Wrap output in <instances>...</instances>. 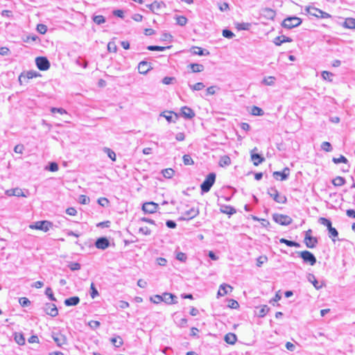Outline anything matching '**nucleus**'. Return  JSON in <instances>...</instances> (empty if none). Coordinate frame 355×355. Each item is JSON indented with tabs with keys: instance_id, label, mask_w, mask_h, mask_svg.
I'll use <instances>...</instances> for the list:
<instances>
[{
	"instance_id": "obj_1",
	"label": "nucleus",
	"mask_w": 355,
	"mask_h": 355,
	"mask_svg": "<svg viewBox=\"0 0 355 355\" xmlns=\"http://www.w3.org/2000/svg\"><path fill=\"white\" fill-rule=\"evenodd\" d=\"M215 181L216 174L214 173H209L200 185L201 193L203 194L205 193L209 192L211 187L214 185Z\"/></svg>"
},
{
	"instance_id": "obj_2",
	"label": "nucleus",
	"mask_w": 355,
	"mask_h": 355,
	"mask_svg": "<svg viewBox=\"0 0 355 355\" xmlns=\"http://www.w3.org/2000/svg\"><path fill=\"white\" fill-rule=\"evenodd\" d=\"M302 22V20L300 17L295 16L288 17L283 20L282 26L285 28L291 29L299 26Z\"/></svg>"
},
{
	"instance_id": "obj_3",
	"label": "nucleus",
	"mask_w": 355,
	"mask_h": 355,
	"mask_svg": "<svg viewBox=\"0 0 355 355\" xmlns=\"http://www.w3.org/2000/svg\"><path fill=\"white\" fill-rule=\"evenodd\" d=\"M305 11L310 15L317 18L326 19L331 18V15L319 8L313 6H306Z\"/></svg>"
},
{
	"instance_id": "obj_4",
	"label": "nucleus",
	"mask_w": 355,
	"mask_h": 355,
	"mask_svg": "<svg viewBox=\"0 0 355 355\" xmlns=\"http://www.w3.org/2000/svg\"><path fill=\"white\" fill-rule=\"evenodd\" d=\"M298 254L303 259L304 263H309L311 266H314L316 263L317 259L312 252L308 250H304L299 252Z\"/></svg>"
},
{
	"instance_id": "obj_5",
	"label": "nucleus",
	"mask_w": 355,
	"mask_h": 355,
	"mask_svg": "<svg viewBox=\"0 0 355 355\" xmlns=\"http://www.w3.org/2000/svg\"><path fill=\"white\" fill-rule=\"evenodd\" d=\"M268 194L277 202L285 204L287 202L285 196H280L278 191L275 187H271L268 189Z\"/></svg>"
},
{
	"instance_id": "obj_6",
	"label": "nucleus",
	"mask_w": 355,
	"mask_h": 355,
	"mask_svg": "<svg viewBox=\"0 0 355 355\" xmlns=\"http://www.w3.org/2000/svg\"><path fill=\"white\" fill-rule=\"evenodd\" d=\"M272 219L281 225H288L293 222V219L290 216L280 214H273Z\"/></svg>"
},
{
	"instance_id": "obj_7",
	"label": "nucleus",
	"mask_w": 355,
	"mask_h": 355,
	"mask_svg": "<svg viewBox=\"0 0 355 355\" xmlns=\"http://www.w3.org/2000/svg\"><path fill=\"white\" fill-rule=\"evenodd\" d=\"M312 233L311 230H309L305 232V237H304V243L306 246L309 248H314L317 243L318 239L316 237L312 236L311 234Z\"/></svg>"
},
{
	"instance_id": "obj_8",
	"label": "nucleus",
	"mask_w": 355,
	"mask_h": 355,
	"mask_svg": "<svg viewBox=\"0 0 355 355\" xmlns=\"http://www.w3.org/2000/svg\"><path fill=\"white\" fill-rule=\"evenodd\" d=\"M37 67L41 71H46L50 67V62L46 57L40 56L35 59Z\"/></svg>"
},
{
	"instance_id": "obj_9",
	"label": "nucleus",
	"mask_w": 355,
	"mask_h": 355,
	"mask_svg": "<svg viewBox=\"0 0 355 355\" xmlns=\"http://www.w3.org/2000/svg\"><path fill=\"white\" fill-rule=\"evenodd\" d=\"M199 214V209L198 208L192 207L190 209L183 213V216L180 217V220H189L197 216Z\"/></svg>"
},
{
	"instance_id": "obj_10",
	"label": "nucleus",
	"mask_w": 355,
	"mask_h": 355,
	"mask_svg": "<svg viewBox=\"0 0 355 355\" xmlns=\"http://www.w3.org/2000/svg\"><path fill=\"white\" fill-rule=\"evenodd\" d=\"M52 226V223L47 220H42L37 221L33 225H31V228L37 229L40 230H42L44 232H47L49 230L50 227Z\"/></svg>"
},
{
	"instance_id": "obj_11",
	"label": "nucleus",
	"mask_w": 355,
	"mask_h": 355,
	"mask_svg": "<svg viewBox=\"0 0 355 355\" xmlns=\"http://www.w3.org/2000/svg\"><path fill=\"white\" fill-rule=\"evenodd\" d=\"M39 76V73L35 71H28L26 73H21L19 76V82L22 85L24 82L27 83V80L32 79Z\"/></svg>"
},
{
	"instance_id": "obj_12",
	"label": "nucleus",
	"mask_w": 355,
	"mask_h": 355,
	"mask_svg": "<svg viewBox=\"0 0 355 355\" xmlns=\"http://www.w3.org/2000/svg\"><path fill=\"white\" fill-rule=\"evenodd\" d=\"M158 207V204L154 202H147L143 204L142 210L146 214H153L157 211Z\"/></svg>"
},
{
	"instance_id": "obj_13",
	"label": "nucleus",
	"mask_w": 355,
	"mask_h": 355,
	"mask_svg": "<svg viewBox=\"0 0 355 355\" xmlns=\"http://www.w3.org/2000/svg\"><path fill=\"white\" fill-rule=\"evenodd\" d=\"M43 309L44 312L51 317H55L58 315L57 306L53 303H46Z\"/></svg>"
},
{
	"instance_id": "obj_14",
	"label": "nucleus",
	"mask_w": 355,
	"mask_h": 355,
	"mask_svg": "<svg viewBox=\"0 0 355 355\" xmlns=\"http://www.w3.org/2000/svg\"><path fill=\"white\" fill-rule=\"evenodd\" d=\"M110 245V241L106 237H100L95 242L96 248L100 250H105Z\"/></svg>"
},
{
	"instance_id": "obj_15",
	"label": "nucleus",
	"mask_w": 355,
	"mask_h": 355,
	"mask_svg": "<svg viewBox=\"0 0 355 355\" xmlns=\"http://www.w3.org/2000/svg\"><path fill=\"white\" fill-rule=\"evenodd\" d=\"M290 175V169L288 167H285L282 171H275L272 174L275 179L278 180L280 177V180H286Z\"/></svg>"
},
{
	"instance_id": "obj_16",
	"label": "nucleus",
	"mask_w": 355,
	"mask_h": 355,
	"mask_svg": "<svg viewBox=\"0 0 355 355\" xmlns=\"http://www.w3.org/2000/svg\"><path fill=\"white\" fill-rule=\"evenodd\" d=\"M52 338L58 346L61 347L67 344V338L60 333H53Z\"/></svg>"
},
{
	"instance_id": "obj_17",
	"label": "nucleus",
	"mask_w": 355,
	"mask_h": 355,
	"mask_svg": "<svg viewBox=\"0 0 355 355\" xmlns=\"http://www.w3.org/2000/svg\"><path fill=\"white\" fill-rule=\"evenodd\" d=\"M254 150H257L256 147L251 152V159L253 162L254 166H258L265 161V158L258 153H254Z\"/></svg>"
},
{
	"instance_id": "obj_18",
	"label": "nucleus",
	"mask_w": 355,
	"mask_h": 355,
	"mask_svg": "<svg viewBox=\"0 0 355 355\" xmlns=\"http://www.w3.org/2000/svg\"><path fill=\"white\" fill-rule=\"evenodd\" d=\"M181 115L184 119H191L195 116V112L191 108L184 106L181 109Z\"/></svg>"
},
{
	"instance_id": "obj_19",
	"label": "nucleus",
	"mask_w": 355,
	"mask_h": 355,
	"mask_svg": "<svg viewBox=\"0 0 355 355\" xmlns=\"http://www.w3.org/2000/svg\"><path fill=\"white\" fill-rule=\"evenodd\" d=\"M176 298L177 297L175 295L169 293H164L162 295V302H164L168 304H176L177 301L175 300Z\"/></svg>"
},
{
	"instance_id": "obj_20",
	"label": "nucleus",
	"mask_w": 355,
	"mask_h": 355,
	"mask_svg": "<svg viewBox=\"0 0 355 355\" xmlns=\"http://www.w3.org/2000/svg\"><path fill=\"white\" fill-rule=\"evenodd\" d=\"M150 68V63L146 61H141L138 64V71L141 74L147 73Z\"/></svg>"
},
{
	"instance_id": "obj_21",
	"label": "nucleus",
	"mask_w": 355,
	"mask_h": 355,
	"mask_svg": "<svg viewBox=\"0 0 355 355\" xmlns=\"http://www.w3.org/2000/svg\"><path fill=\"white\" fill-rule=\"evenodd\" d=\"M232 289L233 288L230 285L223 284L220 286L217 295L224 296L228 293L232 292Z\"/></svg>"
},
{
	"instance_id": "obj_22",
	"label": "nucleus",
	"mask_w": 355,
	"mask_h": 355,
	"mask_svg": "<svg viewBox=\"0 0 355 355\" xmlns=\"http://www.w3.org/2000/svg\"><path fill=\"white\" fill-rule=\"evenodd\" d=\"M293 41L292 38L289 37H286L285 35H280L276 37L273 42L276 46H281L283 43L285 42H291Z\"/></svg>"
},
{
	"instance_id": "obj_23",
	"label": "nucleus",
	"mask_w": 355,
	"mask_h": 355,
	"mask_svg": "<svg viewBox=\"0 0 355 355\" xmlns=\"http://www.w3.org/2000/svg\"><path fill=\"white\" fill-rule=\"evenodd\" d=\"M262 15L268 19H273L276 16V12L271 8H265L262 10Z\"/></svg>"
},
{
	"instance_id": "obj_24",
	"label": "nucleus",
	"mask_w": 355,
	"mask_h": 355,
	"mask_svg": "<svg viewBox=\"0 0 355 355\" xmlns=\"http://www.w3.org/2000/svg\"><path fill=\"white\" fill-rule=\"evenodd\" d=\"M80 302V298L78 296H73L66 299L64 302L67 306H76Z\"/></svg>"
},
{
	"instance_id": "obj_25",
	"label": "nucleus",
	"mask_w": 355,
	"mask_h": 355,
	"mask_svg": "<svg viewBox=\"0 0 355 355\" xmlns=\"http://www.w3.org/2000/svg\"><path fill=\"white\" fill-rule=\"evenodd\" d=\"M146 6L152 12H155V10H157L160 9L162 7H165L166 4L163 1L157 2V1H155L153 3H152L151 4L147 5Z\"/></svg>"
},
{
	"instance_id": "obj_26",
	"label": "nucleus",
	"mask_w": 355,
	"mask_h": 355,
	"mask_svg": "<svg viewBox=\"0 0 355 355\" xmlns=\"http://www.w3.org/2000/svg\"><path fill=\"white\" fill-rule=\"evenodd\" d=\"M191 49H192V53L193 55H209V51H207L206 49H203L201 47L193 46Z\"/></svg>"
},
{
	"instance_id": "obj_27",
	"label": "nucleus",
	"mask_w": 355,
	"mask_h": 355,
	"mask_svg": "<svg viewBox=\"0 0 355 355\" xmlns=\"http://www.w3.org/2000/svg\"><path fill=\"white\" fill-rule=\"evenodd\" d=\"M220 211L223 214H226L230 216L236 212V209L230 205H222Z\"/></svg>"
},
{
	"instance_id": "obj_28",
	"label": "nucleus",
	"mask_w": 355,
	"mask_h": 355,
	"mask_svg": "<svg viewBox=\"0 0 355 355\" xmlns=\"http://www.w3.org/2000/svg\"><path fill=\"white\" fill-rule=\"evenodd\" d=\"M224 340L228 344L234 345L237 340V337L233 333H228L225 336Z\"/></svg>"
},
{
	"instance_id": "obj_29",
	"label": "nucleus",
	"mask_w": 355,
	"mask_h": 355,
	"mask_svg": "<svg viewBox=\"0 0 355 355\" xmlns=\"http://www.w3.org/2000/svg\"><path fill=\"white\" fill-rule=\"evenodd\" d=\"M193 73L202 72L205 69V67L201 64L191 63L189 65Z\"/></svg>"
},
{
	"instance_id": "obj_30",
	"label": "nucleus",
	"mask_w": 355,
	"mask_h": 355,
	"mask_svg": "<svg viewBox=\"0 0 355 355\" xmlns=\"http://www.w3.org/2000/svg\"><path fill=\"white\" fill-rule=\"evenodd\" d=\"M110 341L115 347H120L123 344V340L120 336L111 338Z\"/></svg>"
},
{
	"instance_id": "obj_31",
	"label": "nucleus",
	"mask_w": 355,
	"mask_h": 355,
	"mask_svg": "<svg viewBox=\"0 0 355 355\" xmlns=\"http://www.w3.org/2000/svg\"><path fill=\"white\" fill-rule=\"evenodd\" d=\"M331 182L335 187H341L345 184L346 180L341 176H337L332 180Z\"/></svg>"
},
{
	"instance_id": "obj_32",
	"label": "nucleus",
	"mask_w": 355,
	"mask_h": 355,
	"mask_svg": "<svg viewBox=\"0 0 355 355\" xmlns=\"http://www.w3.org/2000/svg\"><path fill=\"white\" fill-rule=\"evenodd\" d=\"M279 242L282 243H284L286 244L287 246H289V247H295V248H300V244L297 242H295V241H289V240H287L284 238H282L279 239Z\"/></svg>"
},
{
	"instance_id": "obj_33",
	"label": "nucleus",
	"mask_w": 355,
	"mask_h": 355,
	"mask_svg": "<svg viewBox=\"0 0 355 355\" xmlns=\"http://www.w3.org/2000/svg\"><path fill=\"white\" fill-rule=\"evenodd\" d=\"M257 309H259V312H258L257 315L260 318L264 317L270 310L269 307L267 305L261 306L260 307H258Z\"/></svg>"
},
{
	"instance_id": "obj_34",
	"label": "nucleus",
	"mask_w": 355,
	"mask_h": 355,
	"mask_svg": "<svg viewBox=\"0 0 355 355\" xmlns=\"http://www.w3.org/2000/svg\"><path fill=\"white\" fill-rule=\"evenodd\" d=\"M171 46H157V45H150L147 46V49L148 51H163L166 49H170Z\"/></svg>"
},
{
	"instance_id": "obj_35",
	"label": "nucleus",
	"mask_w": 355,
	"mask_h": 355,
	"mask_svg": "<svg viewBox=\"0 0 355 355\" xmlns=\"http://www.w3.org/2000/svg\"><path fill=\"white\" fill-rule=\"evenodd\" d=\"M189 87L192 91H200L205 88V85L203 83L199 82L194 85L189 84Z\"/></svg>"
},
{
	"instance_id": "obj_36",
	"label": "nucleus",
	"mask_w": 355,
	"mask_h": 355,
	"mask_svg": "<svg viewBox=\"0 0 355 355\" xmlns=\"http://www.w3.org/2000/svg\"><path fill=\"white\" fill-rule=\"evenodd\" d=\"M15 340L19 345H23L25 344V338L24 335L21 333L15 334Z\"/></svg>"
},
{
	"instance_id": "obj_37",
	"label": "nucleus",
	"mask_w": 355,
	"mask_h": 355,
	"mask_svg": "<svg viewBox=\"0 0 355 355\" xmlns=\"http://www.w3.org/2000/svg\"><path fill=\"white\" fill-rule=\"evenodd\" d=\"M344 27L347 28L353 29L355 28V23H354V19L353 18H347L345 19L344 24Z\"/></svg>"
},
{
	"instance_id": "obj_38",
	"label": "nucleus",
	"mask_w": 355,
	"mask_h": 355,
	"mask_svg": "<svg viewBox=\"0 0 355 355\" xmlns=\"http://www.w3.org/2000/svg\"><path fill=\"white\" fill-rule=\"evenodd\" d=\"M308 279L309 281L313 284V285L316 289H320L322 287V285L320 284V283L318 282V281L316 279L315 277L313 275L309 274Z\"/></svg>"
},
{
	"instance_id": "obj_39",
	"label": "nucleus",
	"mask_w": 355,
	"mask_h": 355,
	"mask_svg": "<svg viewBox=\"0 0 355 355\" xmlns=\"http://www.w3.org/2000/svg\"><path fill=\"white\" fill-rule=\"evenodd\" d=\"M329 236L332 239L333 241H336V238L338 236V232L335 227H331L328 229Z\"/></svg>"
},
{
	"instance_id": "obj_40",
	"label": "nucleus",
	"mask_w": 355,
	"mask_h": 355,
	"mask_svg": "<svg viewBox=\"0 0 355 355\" xmlns=\"http://www.w3.org/2000/svg\"><path fill=\"white\" fill-rule=\"evenodd\" d=\"M162 173L165 178H171L173 176L175 171L173 169L168 168L162 170Z\"/></svg>"
},
{
	"instance_id": "obj_41",
	"label": "nucleus",
	"mask_w": 355,
	"mask_h": 355,
	"mask_svg": "<svg viewBox=\"0 0 355 355\" xmlns=\"http://www.w3.org/2000/svg\"><path fill=\"white\" fill-rule=\"evenodd\" d=\"M251 114L254 116H263L264 114V112L261 108L254 105L252 107Z\"/></svg>"
},
{
	"instance_id": "obj_42",
	"label": "nucleus",
	"mask_w": 355,
	"mask_h": 355,
	"mask_svg": "<svg viewBox=\"0 0 355 355\" xmlns=\"http://www.w3.org/2000/svg\"><path fill=\"white\" fill-rule=\"evenodd\" d=\"M175 19L177 24L181 26H185L188 21L187 18L184 16H176Z\"/></svg>"
},
{
	"instance_id": "obj_43",
	"label": "nucleus",
	"mask_w": 355,
	"mask_h": 355,
	"mask_svg": "<svg viewBox=\"0 0 355 355\" xmlns=\"http://www.w3.org/2000/svg\"><path fill=\"white\" fill-rule=\"evenodd\" d=\"M332 162L334 163V164H340V163H344V164H348V160L347 159L343 156V155H340L339 157L336 158V157H333L332 159Z\"/></svg>"
},
{
	"instance_id": "obj_44",
	"label": "nucleus",
	"mask_w": 355,
	"mask_h": 355,
	"mask_svg": "<svg viewBox=\"0 0 355 355\" xmlns=\"http://www.w3.org/2000/svg\"><path fill=\"white\" fill-rule=\"evenodd\" d=\"M251 26V24L250 23H245V22H243V23H238L236 24V28L239 30V31H241V30H244V31H248L250 29Z\"/></svg>"
},
{
	"instance_id": "obj_45",
	"label": "nucleus",
	"mask_w": 355,
	"mask_h": 355,
	"mask_svg": "<svg viewBox=\"0 0 355 355\" xmlns=\"http://www.w3.org/2000/svg\"><path fill=\"white\" fill-rule=\"evenodd\" d=\"M92 19L94 22L98 25L105 22V18L103 15H94Z\"/></svg>"
},
{
	"instance_id": "obj_46",
	"label": "nucleus",
	"mask_w": 355,
	"mask_h": 355,
	"mask_svg": "<svg viewBox=\"0 0 355 355\" xmlns=\"http://www.w3.org/2000/svg\"><path fill=\"white\" fill-rule=\"evenodd\" d=\"M275 78L273 77V76H268L267 78H265L263 80H262V83L265 85H273L275 84Z\"/></svg>"
},
{
	"instance_id": "obj_47",
	"label": "nucleus",
	"mask_w": 355,
	"mask_h": 355,
	"mask_svg": "<svg viewBox=\"0 0 355 355\" xmlns=\"http://www.w3.org/2000/svg\"><path fill=\"white\" fill-rule=\"evenodd\" d=\"M104 152L107 153V156L112 160V161H115L116 160V153L112 150H111L110 148H104Z\"/></svg>"
},
{
	"instance_id": "obj_48",
	"label": "nucleus",
	"mask_w": 355,
	"mask_h": 355,
	"mask_svg": "<svg viewBox=\"0 0 355 355\" xmlns=\"http://www.w3.org/2000/svg\"><path fill=\"white\" fill-rule=\"evenodd\" d=\"M319 222L320 224L326 226L327 227V230L332 227L331 225V221L329 219H327L326 218L321 217L319 218Z\"/></svg>"
},
{
	"instance_id": "obj_49",
	"label": "nucleus",
	"mask_w": 355,
	"mask_h": 355,
	"mask_svg": "<svg viewBox=\"0 0 355 355\" xmlns=\"http://www.w3.org/2000/svg\"><path fill=\"white\" fill-rule=\"evenodd\" d=\"M173 113H174L173 112H163L160 114V116H164V117L166 119V121H167L168 122H169V123H170V122H172V121L175 122V121L173 120V116H172V114H173Z\"/></svg>"
},
{
	"instance_id": "obj_50",
	"label": "nucleus",
	"mask_w": 355,
	"mask_h": 355,
	"mask_svg": "<svg viewBox=\"0 0 355 355\" xmlns=\"http://www.w3.org/2000/svg\"><path fill=\"white\" fill-rule=\"evenodd\" d=\"M184 165H193L194 162L189 155H184L182 157Z\"/></svg>"
},
{
	"instance_id": "obj_51",
	"label": "nucleus",
	"mask_w": 355,
	"mask_h": 355,
	"mask_svg": "<svg viewBox=\"0 0 355 355\" xmlns=\"http://www.w3.org/2000/svg\"><path fill=\"white\" fill-rule=\"evenodd\" d=\"M231 164V159L228 156H224L220 160L219 164L221 166H228Z\"/></svg>"
},
{
	"instance_id": "obj_52",
	"label": "nucleus",
	"mask_w": 355,
	"mask_h": 355,
	"mask_svg": "<svg viewBox=\"0 0 355 355\" xmlns=\"http://www.w3.org/2000/svg\"><path fill=\"white\" fill-rule=\"evenodd\" d=\"M19 303L22 307L28 306L31 304V301L25 297L19 299Z\"/></svg>"
},
{
	"instance_id": "obj_53",
	"label": "nucleus",
	"mask_w": 355,
	"mask_h": 355,
	"mask_svg": "<svg viewBox=\"0 0 355 355\" xmlns=\"http://www.w3.org/2000/svg\"><path fill=\"white\" fill-rule=\"evenodd\" d=\"M321 148L326 152H331L332 150L331 145L328 141H324L321 144Z\"/></svg>"
},
{
	"instance_id": "obj_54",
	"label": "nucleus",
	"mask_w": 355,
	"mask_h": 355,
	"mask_svg": "<svg viewBox=\"0 0 355 355\" xmlns=\"http://www.w3.org/2000/svg\"><path fill=\"white\" fill-rule=\"evenodd\" d=\"M68 267L70 268L71 270L75 271V270H80L81 268V266L78 262H71L69 263Z\"/></svg>"
},
{
	"instance_id": "obj_55",
	"label": "nucleus",
	"mask_w": 355,
	"mask_h": 355,
	"mask_svg": "<svg viewBox=\"0 0 355 355\" xmlns=\"http://www.w3.org/2000/svg\"><path fill=\"white\" fill-rule=\"evenodd\" d=\"M45 294L48 296L51 301H56V298L54 297L53 291L50 287H47L46 288Z\"/></svg>"
},
{
	"instance_id": "obj_56",
	"label": "nucleus",
	"mask_w": 355,
	"mask_h": 355,
	"mask_svg": "<svg viewBox=\"0 0 355 355\" xmlns=\"http://www.w3.org/2000/svg\"><path fill=\"white\" fill-rule=\"evenodd\" d=\"M268 257L266 256H260L257 259V266L261 267L264 263L267 262Z\"/></svg>"
},
{
	"instance_id": "obj_57",
	"label": "nucleus",
	"mask_w": 355,
	"mask_h": 355,
	"mask_svg": "<svg viewBox=\"0 0 355 355\" xmlns=\"http://www.w3.org/2000/svg\"><path fill=\"white\" fill-rule=\"evenodd\" d=\"M90 290H91L90 296L92 299H94L96 297H97L98 295V292L97 289L96 288L94 283H92L91 286H90Z\"/></svg>"
},
{
	"instance_id": "obj_58",
	"label": "nucleus",
	"mask_w": 355,
	"mask_h": 355,
	"mask_svg": "<svg viewBox=\"0 0 355 355\" xmlns=\"http://www.w3.org/2000/svg\"><path fill=\"white\" fill-rule=\"evenodd\" d=\"M228 307L231 308V309H236L239 307V304L238 303V302L235 300H233V299H230L228 300V305H227Z\"/></svg>"
},
{
	"instance_id": "obj_59",
	"label": "nucleus",
	"mask_w": 355,
	"mask_h": 355,
	"mask_svg": "<svg viewBox=\"0 0 355 355\" xmlns=\"http://www.w3.org/2000/svg\"><path fill=\"white\" fill-rule=\"evenodd\" d=\"M223 36L225 38L232 39L234 36V34L229 29H224L223 31Z\"/></svg>"
},
{
	"instance_id": "obj_60",
	"label": "nucleus",
	"mask_w": 355,
	"mask_h": 355,
	"mask_svg": "<svg viewBox=\"0 0 355 355\" xmlns=\"http://www.w3.org/2000/svg\"><path fill=\"white\" fill-rule=\"evenodd\" d=\"M176 259L181 262H185L187 259V257L185 253L179 252L176 254Z\"/></svg>"
},
{
	"instance_id": "obj_61",
	"label": "nucleus",
	"mask_w": 355,
	"mask_h": 355,
	"mask_svg": "<svg viewBox=\"0 0 355 355\" xmlns=\"http://www.w3.org/2000/svg\"><path fill=\"white\" fill-rule=\"evenodd\" d=\"M37 31L40 34H45L47 31V26L44 24H40L37 26Z\"/></svg>"
},
{
	"instance_id": "obj_62",
	"label": "nucleus",
	"mask_w": 355,
	"mask_h": 355,
	"mask_svg": "<svg viewBox=\"0 0 355 355\" xmlns=\"http://www.w3.org/2000/svg\"><path fill=\"white\" fill-rule=\"evenodd\" d=\"M150 300L153 303H155V304H159V302H162V300H163L162 295H155L153 297H150Z\"/></svg>"
},
{
	"instance_id": "obj_63",
	"label": "nucleus",
	"mask_w": 355,
	"mask_h": 355,
	"mask_svg": "<svg viewBox=\"0 0 355 355\" xmlns=\"http://www.w3.org/2000/svg\"><path fill=\"white\" fill-rule=\"evenodd\" d=\"M88 325L90 327L91 329H96L100 327L101 323L100 322L96 320H91L88 322Z\"/></svg>"
},
{
	"instance_id": "obj_64",
	"label": "nucleus",
	"mask_w": 355,
	"mask_h": 355,
	"mask_svg": "<svg viewBox=\"0 0 355 355\" xmlns=\"http://www.w3.org/2000/svg\"><path fill=\"white\" fill-rule=\"evenodd\" d=\"M333 76V73L329 71H324L322 73V77L323 78V79L327 80L329 81H332V79L331 78Z\"/></svg>"
}]
</instances>
